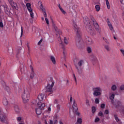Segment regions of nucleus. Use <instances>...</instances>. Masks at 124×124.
Instances as JSON below:
<instances>
[{
    "label": "nucleus",
    "instance_id": "f257e3e1",
    "mask_svg": "<svg viewBox=\"0 0 124 124\" xmlns=\"http://www.w3.org/2000/svg\"><path fill=\"white\" fill-rule=\"evenodd\" d=\"M31 85L28 84L24 87V91L21 94V97L24 103H27L31 97Z\"/></svg>",
    "mask_w": 124,
    "mask_h": 124
},
{
    "label": "nucleus",
    "instance_id": "f03ea898",
    "mask_svg": "<svg viewBox=\"0 0 124 124\" xmlns=\"http://www.w3.org/2000/svg\"><path fill=\"white\" fill-rule=\"evenodd\" d=\"M45 103L37 102V100L35 99L32 100L31 107L33 108V107H38L35 108V111L37 115L41 114V110H44V107H45Z\"/></svg>",
    "mask_w": 124,
    "mask_h": 124
},
{
    "label": "nucleus",
    "instance_id": "7ed1b4c3",
    "mask_svg": "<svg viewBox=\"0 0 124 124\" xmlns=\"http://www.w3.org/2000/svg\"><path fill=\"white\" fill-rule=\"evenodd\" d=\"M74 30L75 31L77 32L76 35V45L78 47H79L82 43V39L81 38V31H80V28L78 27L76 23L73 22Z\"/></svg>",
    "mask_w": 124,
    "mask_h": 124
},
{
    "label": "nucleus",
    "instance_id": "20e7f679",
    "mask_svg": "<svg viewBox=\"0 0 124 124\" xmlns=\"http://www.w3.org/2000/svg\"><path fill=\"white\" fill-rule=\"evenodd\" d=\"M83 22L86 29H88L89 32H90L91 34L93 33V32L94 31V29H93V27H92V25H91V22L90 21V19L87 16H85L83 18Z\"/></svg>",
    "mask_w": 124,
    "mask_h": 124
},
{
    "label": "nucleus",
    "instance_id": "39448f33",
    "mask_svg": "<svg viewBox=\"0 0 124 124\" xmlns=\"http://www.w3.org/2000/svg\"><path fill=\"white\" fill-rule=\"evenodd\" d=\"M54 85H55V82L52 80H49L46 88V93H50L49 94H52L53 93V87H54Z\"/></svg>",
    "mask_w": 124,
    "mask_h": 124
},
{
    "label": "nucleus",
    "instance_id": "423d86ee",
    "mask_svg": "<svg viewBox=\"0 0 124 124\" xmlns=\"http://www.w3.org/2000/svg\"><path fill=\"white\" fill-rule=\"evenodd\" d=\"M93 96H99L101 95V93H102V90L100 87H94L93 88Z\"/></svg>",
    "mask_w": 124,
    "mask_h": 124
},
{
    "label": "nucleus",
    "instance_id": "0eeeda50",
    "mask_svg": "<svg viewBox=\"0 0 124 124\" xmlns=\"http://www.w3.org/2000/svg\"><path fill=\"white\" fill-rule=\"evenodd\" d=\"M83 64H84V60H80L79 61L78 64L76 65V68L77 69L78 72L81 74H82V72H83V69L82 68V65H83Z\"/></svg>",
    "mask_w": 124,
    "mask_h": 124
},
{
    "label": "nucleus",
    "instance_id": "6e6552de",
    "mask_svg": "<svg viewBox=\"0 0 124 124\" xmlns=\"http://www.w3.org/2000/svg\"><path fill=\"white\" fill-rule=\"evenodd\" d=\"M72 107L74 113H76V115L79 117L80 116V112L77 111L78 110V107H77V104H76L74 99L73 100Z\"/></svg>",
    "mask_w": 124,
    "mask_h": 124
},
{
    "label": "nucleus",
    "instance_id": "1a4fd4ad",
    "mask_svg": "<svg viewBox=\"0 0 124 124\" xmlns=\"http://www.w3.org/2000/svg\"><path fill=\"white\" fill-rule=\"evenodd\" d=\"M8 120L7 115L5 113H3L0 115V122H1V123H6Z\"/></svg>",
    "mask_w": 124,
    "mask_h": 124
},
{
    "label": "nucleus",
    "instance_id": "9d476101",
    "mask_svg": "<svg viewBox=\"0 0 124 124\" xmlns=\"http://www.w3.org/2000/svg\"><path fill=\"white\" fill-rule=\"evenodd\" d=\"M91 18L96 31H99V25H98V23H97L96 20L94 19V17L91 16Z\"/></svg>",
    "mask_w": 124,
    "mask_h": 124
},
{
    "label": "nucleus",
    "instance_id": "9b49d317",
    "mask_svg": "<svg viewBox=\"0 0 124 124\" xmlns=\"http://www.w3.org/2000/svg\"><path fill=\"white\" fill-rule=\"evenodd\" d=\"M114 98H115V94L114 93H112L109 96V99H110V100L111 101L112 104H113V105H115V106H116V107H118V106H119V105H120V104H121V101H117L116 103H117V105H116V104H115V103H114Z\"/></svg>",
    "mask_w": 124,
    "mask_h": 124
},
{
    "label": "nucleus",
    "instance_id": "f8f14e48",
    "mask_svg": "<svg viewBox=\"0 0 124 124\" xmlns=\"http://www.w3.org/2000/svg\"><path fill=\"white\" fill-rule=\"evenodd\" d=\"M2 103L4 106L7 107L9 105V101H8V99L7 97H4L2 99Z\"/></svg>",
    "mask_w": 124,
    "mask_h": 124
},
{
    "label": "nucleus",
    "instance_id": "ddd939ff",
    "mask_svg": "<svg viewBox=\"0 0 124 124\" xmlns=\"http://www.w3.org/2000/svg\"><path fill=\"white\" fill-rule=\"evenodd\" d=\"M107 23L108 26L109 30L112 31V32H115V31L114 30V28H113V26L112 25V23L110 22V20H109V18L107 19Z\"/></svg>",
    "mask_w": 124,
    "mask_h": 124
},
{
    "label": "nucleus",
    "instance_id": "4468645a",
    "mask_svg": "<svg viewBox=\"0 0 124 124\" xmlns=\"http://www.w3.org/2000/svg\"><path fill=\"white\" fill-rule=\"evenodd\" d=\"M8 1L10 5H11L12 7H13L14 9H18V7H17V4L14 2V1H13V0H8Z\"/></svg>",
    "mask_w": 124,
    "mask_h": 124
},
{
    "label": "nucleus",
    "instance_id": "2eb2a0df",
    "mask_svg": "<svg viewBox=\"0 0 124 124\" xmlns=\"http://www.w3.org/2000/svg\"><path fill=\"white\" fill-rule=\"evenodd\" d=\"M59 39H60V41H61L60 46V47H61V48H62V49H63V54L64 55V56H65V51H64V49H65V46H64V45L63 44L62 42V39L59 38Z\"/></svg>",
    "mask_w": 124,
    "mask_h": 124
},
{
    "label": "nucleus",
    "instance_id": "dca6fc26",
    "mask_svg": "<svg viewBox=\"0 0 124 124\" xmlns=\"http://www.w3.org/2000/svg\"><path fill=\"white\" fill-rule=\"evenodd\" d=\"M38 99L39 101H37V102H41L44 99V95L42 93H40L38 96Z\"/></svg>",
    "mask_w": 124,
    "mask_h": 124
},
{
    "label": "nucleus",
    "instance_id": "f3484780",
    "mask_svg": "<svg viewBox=\"0 0 124 124\" xmlns=\"http://www.w3.org/2000/svg\"><path fill=\"white\" fill-rule=\"evenodd\" d=\"M88 39L87 40V43L88 45H92V44H93V40L91 37H87Z\"/></svg>",
    "mask_w": 124,
    "mask_h": 124
},
{
    "label": "nucleus",
    "instance_id": "a211bd4d",
    "mask_svg": "<svg viewBox=\"0 0 124 124\" xmlns=\"http://www.w3.org/2000/svg\"><path fill=\"white\" fill-rule=\"evenodd\" d=\"M26 7H27V9L28 11L32 10V8H31V4L30 3H26Z\"/></svg>",
    "mask_w": 124,
    "mask_h": 124
},
{
    "label": "nucleus",
    "instance_id": "6ab92c4d",
    "mask_svg": "<svg viewBox=\"0 0 124 124\" xmlns=\"http://www.w3.org/2000/svg\"><path fill=\"white\" fill-rule=\"evenodd\" d=\"M50 61L52 62L53 64H56V59L55 58V57L53 56H50Z\"/></svg>",
    "mask_w": 124,
    "mask_h": 124
},
{
    "label": "nucleus",
    "instance_id": "aec40b11",
    "mask_svg": "<svg viewBox=\"0 0 124 124\" xmlns=\"http://www.w3.org/2000/svg\"><path fill=\"white\" fill-rule=\"evenodd\" d=\"M14 108H15V111H16V113H19L20 108H19V106H18L17 105H15L14 106Z\"/></svg>",
    "mask_w": 124,
    "mask_h": 124
},
{
    "label": "nucleus",
    "instance_id": "412c9836",
    "mask_svg": "<svg viewBox=\"0 0 124 124\" xmlns=\"http://www.w3.org/2000/svg\"><path fill=\"white\" fill-rule=\"evenodd\" d=\"M30 68L31 70V78L32 79V78L34 77V73H33V68H32V66H30Z\"/></svg>",
    "mask_w": 124,
    "mask_h": 124
},
{
    "label": "nucleus",
    "instance_id": "4be33fe9",
    "mask_svg": "<svg viewBox=\"0 0 124 124\" xmlns=\"http://www.w3.org/2000/svg\"><path fill=\"white\" fill-rule=\"evenodd\" d=\"M2 6H3V7L4 8L5 13L8 12V7L7 6V5L5 4L4 5H2Z\"/></svg>",
    "mask_w": 124,
    "mask_h": 124
},
{
    "label": "nucleus",
    "instance_id": "5701e85b",
    "mask_svg": "<svg viewBox=\"0 0 124 124\" xmlns=\"http://www.w3.org/2000/svg\"><path fill=\"white\" fill-rule=\"evenodd\" d=\"M82 118H78L77 122L76 124H82Z\"/></svg>",
    "mask_w": 124,
    "mask_h": 124
},
{
    "label": "nucleus",
    "instance_id": "b1692460",
    "mask_svg": "<svg viewBox=\"0 0 124 124\" xmlns=\"http://www.w3.org/2000/svg\"><path fill=\"white\" fill-rule=\"evenodd\" d=\"M95 9L97 12H98L100 10V6L99 5H96L95 6Z\"/></svg>",
    "mask_w": 124,
    "mask_h": 124
},
{
    "label": "nucleus",
    "instance_id": "393cba45",
    "mask_svg": "<svg viewBox=\"0 0 124 124\" xmlns=\"http://www.w3.org/2000/svg\"><path fill=\"white\" fill-rule=\"evenodd\" d=\"M40 8L41 9L42 11H46V10L45 9V8H44V6H43V4H42V2H41V5L40 6Z\"/></svg>",
    "mask_w": 124,
    "mask_h": 124
},
{
    "label": "nucleus",
    "instance_id": "a878e982",
    "mask_svg": "<svg viewBox=\"0 0 124 124\" xmlns=\"http://www.w3.org/2000/svg\"><path fill=\"white\" fill-rule=\"evenodd\" d=\"M113 116H114V119L116 120V121L117 122V123H119V122H120V119L118 117V115L116 114H114Z\"/></svg>",
    "mask_w": 124,
    "mask_h": 124
},
{
    "label": "nucleus",
    "instance_id": "bb28decb",
    "mask_svg": "<svg viewBox=\"0 0 124 124\" xmlns=\"http://www.w3.org/2000/svg\"><path fill=\"white\" fill-rule=\"evenodd\" d=\"M29 12H30L31 17L33 19V18H34V15L33 14V12H32V10L29 11Z\"/></svg>",
    "mask_w": 124,
    "mask_h": 124
},
{
    "label": "nucleus",
    "instance_id": "cd10ccee",
    "mask_svg": "<svg viewBox=\"0 0 124 124\" xmlns=\"http://www.w3.org/2000/svg\"><path fill=\"white\" fill-rule=\"evenodd\" d=\"M111 89L113 92H115V91H116L117 90V86H116V85H113L111 86Z\"/></svg>",
    "mask_w": 124,
    "mask_h": 124
},
{
    "label": "nucleus",
    "instance_id": "c85d7f7f",
    "mask_svg": "<svg viewBox=\"0 0 124 124\" xmlns=\"http://www.w3.org/2000/svg\"><path fill=\"white\" fill-rule=\"evenodd\" d=\"M95 111H96V108H95V107H92V112L93 114H94V113H95Z\"/></svg>",
    "mask_w": 124,
    "mask_h": 124
},
{
    "label": "nucleus",
    "instance_id": "c756f323",
    "mask_svg": "<svg viewBox=\"0 0 124 124\" xmlns=\"http://www.w3.org/2000/svg\"><path fill=\"white\" fill-rule=\"evenodd\" d=\"M105 48L106 49V50H107V51H110V46H109V45H106L105 46Z\"/></svg>",
    "mask_w": 124,
    "mask_h": 124
},
{
    "label": "nucleus",
    "instance_id": "7c9ffc66",
    "mask_svg": "<svg viewBox=\"0 0 124 124\" xmlns=\"http://www.w3.org/2000/svg\"><path fill=\"white\" fill-rule=\"evenodd\" d=\"M22 51V47H19L17 50V55H19Z\"/></svg>",
    "mask_w": 124,
    "mask_h": 124
},
{
    "label": "nucleus",
    "instance_id": "2f4dec72",
    "mask_svg": "<svg viewBox=\"0 0 124 124\" xmlns=\"http://www.w3.org/2000/svg\"><path fill=\"white\" fill-rule=\"evenodd\" d=\"M87 51L89 54L92 53V48H91V47H88L87 48Z\"/></svg>",
    "mask_w": 124,
    "mask_h": 124
},
{
    "label": "nucleus",
    "instance_id": "473e14b6",
    "mask_svg": "<svg viewBox=\"0 0 124 124\" xmlns=\"http://www.w3.org/2000/svg\"><path fill=\"white\" fill-rule=\"evenodd\" d=\"M106 4L107 5L108 9H110V3H109V1L108 2H106Z\"/></svg>",
    "mask_w": 124,
    "mask_h": 124
},
{
    "label": "nucleus",
    "instance_id": "72a5a7b5",
    "mask_svg": "<svg viewBox=\"0 0 124 124\" xmlns=\"http://www.w3.org/2000/svg\"><path fill=\"white\" fill-rule=\"evenodd\" d=\"M93 62H95V63H96L97 62V58L96 57H94L92 59Z\"/></svg>",
    "mask_w": 124,
    "mask_h": 124
},
{
    "label": "nucleus",
    "instance_id": "f704fd0d",
    "mask_svg": "<svg viewBox=\"0 0 124 124\" xmlns=\"http://www.w3.org/2000/svg\"><path fill=\"white\" fill-rule=\"evenodd\" d=\"M16 120L18 123H21V121H22V117H18L16 118Z\"/></svg>",
    "mask_w": 124,
    "mask_h": 124
},
{
    "label": "nucleus",
    "instance_id": "c9c22d12",
    "mask_svg": "<svg viewBox=\"0 0 124 124\" xmlns=\"http://www.w3.org/2000/svg\"><path fill=\"white\" fill-rule=\"evenodd\" d=\"M98 116H100V117H104V115H103V113L102 112V111L99 112Z\"/></svg>",
    "mask_w": 124,
    "mask_h": 124
},
{
    "label": "nucleus",
    "instance_id": "e433bc0d",
    "mask_svg": "<svg viewBox=\"0 0 124 124\" xmlns=\"http://www.w3.org/2000/svg\"><path fill=\"white\" fill-rule=\"evenodd\" d=\"M6 90L8 93H10V88H9V87L7 86L6 87Z\"/></svg>",
    "mask_w": 124,
    "mask_h": 124
},
{
    "label": "nucleus",
    "instance_id": "4c0bfd02",
    "mask_svg": "<svg viewBox=\"0 0 124 124\" xmlns=\"http://www.w3.org/2000/svg\"><path fill=\"white\" fill-rule=\"evenodd\" d=\"M43 14L45 18H47V13H46V11L43 12Z\"/></svg>",
    "mask_w": 124,
    "mask_h": 124
},
{
    "label": "nucleus",
    "instance_id": "58836bf2",
    "mask_svg": "<svg viewBox=\"0 0 124 124\" xmlns=\"http://www.w3.org/2000/svg\"><path fill=\"white\" fill-rule=\"evenodd\" d=\"M64 42L65 44H68V41H67V39H66L65 37H64Z\"/></svg>",
    "mask_w": 124,
    "mask_h": 124
},
{
    "label": "nucleus",
    "instance_id": "ea45409f",
    "mask_svg": "<svg viewBox=\"0 0 124 124\" xmlns=\"http://www.w3.org/2000/svg\"><path fill=\"white\" fill-rule=\"evenodd\" d=\"M95 103H96V104H98V103H99V98H96L95 99Z\"/></svg>",
    "mask_w": 124,
    "mask_h": 124
},
{
    "label": "nucleus",
    "instance_id": "a19ab883",
    "mask_svg": "<svg viewBox=\"0 0 124 124\" xmlns=\"http://www.w3.org/2000/svg\"><path fill=\"white\" fill-rule=\"evenodd\" d=\"M120 91H124V85H122L120 87Z\"/></svg>",
    "mask_w": 124,
    "mask_h": 124
},
{
    "label": "nucleus",
    "instance_id": "79ce46f5",
    "mask_svg": "<svg viewBox=\"0 0 124 124\" xmlns=\"http://www.w3.org/2000/svg\"><path fill=\"white\" fill-rule=\"evenodd\" d=\"M60 10L63 14H64V15L66 14V12L65 11H64L63 9H62V8L60 9Z\"/></svg>",
    "mask_w": 124,
    "mask_h": 124
},
{
    "label": "nucleus",
    "instance_id": "37998d69",
    "mask_svg": "<svg viewBox=\"0 0 124 124\" xmlns=\"http://www.w3.org/2000/svg\"><path fill=\"white\" fill-rule=\"evenodd\" d=\"M99 121H100V119H99L98 117H96L94 120V122L97 123L98 122H99Z\"/></svg>",
    "mask_w": 124,
    "mask_h": 124
},
{
    "label": "nucleus",
    "instance_id": "c03bdc74",
    "mask_svg": "<svg viewBox=\"0 0 124 124\" xmlns=\"http://www.w3.org/2000/svg\"><path fill=\"white\" fill-rule=\"evenodd\" d=\"M45 21L47 25V26H49V19L47 18V17H45Z\"/></svg>",
    "mask_w": 124,
    "mask_h": 124
},
{
    "label": "nucleus",
    "instance_id": "a18cd8bd",
    "mask_svg": "<svg viewBox=\"0 0 124 124\" xmlns=\"http://www.w3.org/2000/svg\"><path fill=\"white\" fill-rule=\"evenodd\" d=\"M57 112H59V111H60V109H61V106H60V105L58 104L57 105Z\"/></svg>",
    "mask_w": 124,
    "mask_h": 124
},
{
    "label": "nucleus",
    "instance_id": "49530a36",
    "mask_svg": "<svg viewBox=\"0 0 124 124\" xmlns=\"http://www.w3.org/2000/svg\"><path fill=\"white\" fill-rule=\"evenodd\" d=\"M74 78L76 82V84H77V79L76 78V77L75 76V74H73Z\"/></svg>",
    "mask_w": 124,
    "mask_h": 124
},
{
    "label": "nucleus",
    "instance_id": "de8ad7c7",
    "mask_svg": "<svg viewBox=\"0 0 124 124\" xmlns=\"http://www.w3.org/2000/svg\"><path fill=\"white\" fill-rule=\"evenodd\" d=\"M104 114L105 115H108V114H109V110H108V109L105 110Z\"/></svg>",
    "mask_w": 124,
    "mask_h": 124
},
{
    "label": "nucleus",
    "instance_id": "09e8293b",
    "mask_svg": "<svg viewBox=\"0 0 124 124\" xmlns=\"http://www.w3.org/2000/svg\"><path fill=\"white\" fill-rule=\"evenodd\" d=\"M86 105H87L88 106H89V105H90V101H89V100L87 99L86 100Z\"/></svg>",
    "mask_w": 124,
    "mask_h": 124
},
{
    "label": "nucleus",
    "instance_id": "8fccbe9b",
    "mask_svg": "<svg viewBox=\"0 0 124 124\" xmlns=\"http://www.w3.org/2000/svg\"><path fill=\"white\" fill-rule=\"evenodd\" d=\"M21 36H20V37H22V36H23V27H21Z\"/></svg>",
    "mask_w": 124,
    "mask_h": 124
},
{
    "label": "nucleus",
    "instance_id": "3c124183",
    "mask_svg": "<svg viewBox=\"0 0 124 124\" xmlns=\"http://www.w3.org/2000/svg\"><path fill=\"white\" fill-rule=\"evenodd\" d=\"M101 108H102V109H104V108H105V104H102L101 105Z\"/></svg>",
    "mask_w": 124,
    "mask_h": 124
},
{
    "label": "nucleus",
    "instance_id": "603ef678",
    "mask_svg": "<svg viewBox=\"0 0 124 124\" xmlns=\"http://www.w3.org/2000/svg\"><path fill=\"white\" fill-rule=\"evenodd\" d=\"M42 41H43V40L42 39H41L39 42L38 43V45H40V44H41V43H42Z\"/></svg>",
    "mask_w": 124,
    "mask_h": 124
},
{
    "label": "nucleus",
    "instance_id": "864d4df0",
    "mask_svg": "<svg viewBox=\"0 0 124 124\" xmlns=\"http://www.w3.org/2000/svg\"><path fill=\"white\" fill-rule=\"evenodd\" d=\"M0 28H3V23L2 22H0Z\"/></svg>",
    "mask_w": 124,
    "mask_h": 124
},
{
    "label": "nucleus",
    "instance_id": "5fc2aeb1",
    "mask_svg": "<svg viewBox=\"0 0 124 124\" xmlns=\"http://www.w3.org/2000/svg\"><path fill=\"white\" fill-rule=\"evenodd\" d=\"M58 124V120H55L53 122V124Z\"/></svg>",
    "mask_w": 124,
    "mask_h": 124
},
{
    "label": "nucleus",
    "instance_id": "6e6d98bb",
    "mask_svg": "<svg viewBox=\"0 0 124 124\" xmlns=\"http://www.w3.org/2000/svg\"><path fill=\"white\" fill-rule=\"evenodd\" d=\"M27 47H28V51L29 52H30V50H31V48L30 47V46H29V45H27Z\"/></svg>",
    "mask_w": 124,
    "mask_h": 124
},
{
    "label": "nucleus",
    "instance_id": "4d7b16f0",
    "mask_svg": "<svg viewBox=\"0 0 124 124\" xmlns=\"http://www.w3.org/2000/svg\"><path fill=\"white\" fill-rule=\"evenodd\" d=\"M49 124H54V123L53 122V121L50 120L49 121Z\"/></svg>",
    "mask_w": 124,
    "mask_h": 124
},
{
    "label": "nucleus",
    "instance_id": "13d9d810",
    "mask_svg": "<svg viewBox=\"0 0 124 124\" xmlns=\"http://www.w3.org/2000/svg\"><path fill=\"white\" fill-rule=\"evenodd\" d=\"M70 102H72V96H70Z\"/></svg>",
    "mask_w": 124,
    "mask_h": 124
},
{
    "label": "nucleus",
    "instance_id": "bf43d9fd",
    "mask_svg": "<svg viewBox=\"0 0 124 124\" xmlns=\"http://www.w3.org/2000/svg\"><path fill=\"white\" fill-rule=\"evenodd\" d=\"M58 7H59V8L60 9H61V8H62V7L61 6V4H59L58 5Z\"/></svg>",
    "mask_w": 124,
    "mask_h": 124
},
{
    "label": "nucleus",
    "instance_id": "052dcab7",
    "mask_svg": "<svg viewBox=\"0 0 124 124\" xmlns=\"http://www.w3.org/2000/svg\"><path fill=\"white\" fill-rule=\"evenodd\" d=\"M2 110H1V108H0V115H1L2 114Z\"/></svg>",
    "mask_w": 124,
    "mask_h": 124
},
{
    "label": "nucleus",
    "instance_id": "680f3d73",
    "mask_svg": "<svg viewBox=\"0 0 124 124\" xmlns=\"http://www.w3.org/2000/svg\"><path fill=\"white\" fill-rule=\"evenodd\" d=\"M54 103H55V104H57V103H58V100H55L54 101Z\"/></svg>",
    "mask_w": 124,
    "mask_h": 124
},
{
    "label": "nucleus",
    "instance_id": "e2e57ef3",
    "mask_svg": "<svg viewBox=\"0 0 124 124\" xmlns=\"http://www.w3.org/2000/svg\"><path fill=\"white\" fill-rule=\"evenodd\" d=\"M48 111H51V107H48L47 108Z\"/></svg>",
    "mask_w": 124,
    "mask_h": 124
},
{
    "label": "nucleus",
    "instance_id": "0e129e2a",
    "mask_svg": "<svg viewBox=\"0 0 124 124\" xmlns=\"http://www.w3.org/2000/svg\"><path fill=\"white\" fill-rule=\"evenodd\" d=\"M59 124H63V123H62V121H60Z\"/></svg>",
    "mask_w": 124,
    "mask_h": 124
},
{
    "label": "nucleus",
    "instance_id": "69168bd1",
    "mask_svg": "<svg viewBox=\"0 0 124 124\" xmlns=\"http://www.w3.org/2000/svg\"><path fill=\"white\" fill-rule=\"evenodd\" d=\"M41 19H42V21H44V17H42Z\"/></svg>",
    "mask_w": 124,
    "mask_h": 124
},
{
    "label": "nucleus",
    "instance_id": "338daca9",
    "mask_svg": "<svg viewBox=\"0 0 124 124\" xmlns=\"http://www.w3.org/2000/svg\"><path fill=\"white\" fill-rule=\"evenodd\" d=\"M37 124H41V122H40V121H38Z\"/></svg>",
    "mask_w": 124,
    "mask_h": 124
},
{
    "label": "nucleus",
    "instance_id": "774afa93",
    "mask_svg": "<svg viewBox=\"0 0 124 124\" xmlns=\"http://www.w3.org/2000/svg\"><path fill=\"white\" fill-rule=\"evenodd\" d=\"M61 33H62V31H60L59 32V34H61Z\"/></svg>",
    "mask_w": 124,
    "mask_h": 124
}]
</instances>
